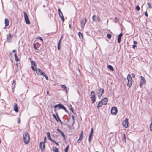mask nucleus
<instances>
[{"instance_id":"nucleus-50","label":"nucleus","mask_w":152,"mask_h":152,"mask_svg":"<svg viewBox=\"0 0 152 152\" xmlns=\"http://www.w3.org/2000/svg\"><path fill=\"white\" fill-rule=\"evenodd\" d=\"M38 39H40V40H41V41H42L43 40V39H42V38L41 37H38Z\"/></svg>"},{"instance_id":"nucleus-51","label":"nucleus","mask_w":152,"mask_h":152,"mask_svg":"<svg viewBox=\"0 0 152 152\" xmlns=\"http://www.w3.org/2000/svg\"><path fill=\"white\" fill-rule=\"evenodd\" d=\"M46 137H44V141L43 142H44V143L45 142H46Z\"/></svg>"},{"instance_id":"nucleus-55","label":"nucleus","mask_w":152,"mask_h":152,"mask_svg":"<svg viewBox=\"0 0 152 152\" xmlns=\"http://www.w3.org/2000/svg\"><path fill=\"white\" fill-rule=\"evenodd\" d=\"M132 77L133 78H134V77H135V75L134 74H133V73H132Z\"/></svg>"},{"instance_id":"nucleus-53","label":"nucleus","mask_w":152,"mask_h":152,"mask_svg":"<svg viewBox=\"0 0 152 152\" xmlns=\"http://www.w3.org/2000/svg\"><path fill=\"white\" fill-rule=\"evenodd\" d=\"M145 15L146 17H148V13H147V12H145Z\"/></svg>"},{"instance_id":"nucleus-15","label":"nucleus","mask_w":152,"mask_h":152,"mask_svg":"<svg viewBox=\"0 0 152 152\" xmlns=\"http://www.w3.org/2000/svg\"><path fill=\"white\" fill-rule=\"evenodd\" d=\"M91 100H92V103H94L95 102V100H96V98H95V96H91Z\"/></svg>"},{"instance_id":"nucleus-45","label":"nucleus","mask_w":152,"mask_h":152,"mask_svg":"<svg viewBox=\"0 0 152 152\" xmlns=\"http://www.w3.org/2000/svg\"><path fill=\"white\" fill-rule=\"evenodd\" d=\"M136 9L137 10L139 11L140 10V8L138 6H137L136 7Z\"/></svg>"},{"instance_id":"nucleus-33","label":"nucleus","mask_w":152,"mask_h":152,"mask_svg":"<svg viewBox=\"0 0 152 152\" xmlns=\"http://www.w3.org/2000/svg\"><path fill=\"white\" fill-rule=\"evenodd\" d=\"M14 56H15V60L16 61H18V58L17 56V54H16V53H15V54Z\"/></svg>"},{"instance_id":"nucleus-26","label":"nucleus","mask_w":152,"mask_h":152,"mask_svg":"<svg viewBox=\"0 0 152 152\" xmlns=\"http://www.w3.org/2000/svg\"><path fill=\"white\" fill-rule=\"evenodd\" d=\"M69 148V145H68L64 149L65 152H68Z\"/></svg>"},{"instance_id":"nucleus-57","label":"nucleus","mask_w":152,"mask_h":152,"mask_svg":"<svg viewBox=\"0 0 152 152\" xmlns=\"http://www.w3.org/2000/svg\"><path fill=\"white\" fill-rule=\"evenodd\" d=\"M136 47V45H133L132 46V48H135Z\"/></svg>"},{"instance_id":"nucleus-43","label":"nucleus","mask_w":152,"mask_h":152,"mask_svg":"<svg viewBox=\"0 0 152 152\" xmlns=\"http://www.w3.org/2000/svg\"><path fill=\"white\" fill-rule=\"evenodd\" d=\"M114 19L115 20L114 21L115 22H117L118 20V18L116 17H115V18Z\"/></svg>"},{"instance_id":"nucleus-38","label":"nucleus","mask_w":152,"mask_h":152,"mask_svg":"<svg viewBox=\"0 0 152 152\" xmlns=\"http://www.w3.org/2000/svg\"><path fill=\"white\" fill-rule=\"evenodd\" d=\"M61 48L60 47V42H59L58 45V49L59 50H60Z\"/></svg>"},{"instance_id":"nucleus-9","label":"nucleus","mask_w":152,"mask_h":152,"mask_svg":"<svg viewBox=\"0 0 152 152\" xmlns=\"http://www.w3.org/2000/svg\"><path fill=\"white\" fill-rule=\"evenodd\" d=\"M87 20L86 18L84 20H82L81 22V27L83 28L87 22Z\"/></svg>"},{"instance_id":"nucleus-23","label":"nucleus","mask_w":152,"mask_h":152,"mask_svg":"<svg viewBox=\"0 0 152 152\" xmlns=\"http://www.w3.org/2000/svg\"><path fill=\"white\" fill-rule=\"evenodd\" d=\"M58 108L59 109H63L65 108V107L61 104H58Z\"/></svg>"},{"instance_id":"nucleus-20","label":"nucleus","mask_w":152,"mask_h":152,"mask_svg":"<svg viewBox=\"0 0 152 152\" xmlns=\"http://www.w3.org/2000/svg\"><path fill=\"white\" fill-rule=\"evenodd\" d=\"M83 137V131H82L81 132L80 135L79 137V139H80L82 140Z\"/></svg>"},{"instance_id":"nucleus-35","label":"nucleus","mask_w":152,"mask_h":152,"mask_svg":"<svg viewBox=\"0 0 152 152\" xmlns=\"http://www.w3.org/2000/svg\"><path fill=\"white\" fill-rule=\"evenodd\" d=\"M32 69L34 71H35L36 72V71L37 70V68H36L37 67H31Z\"/></svg>"},{"instance_id":"nucleus-28","label":"nucleus","mask_w":152,"mask_h":152,"mask_svg":"<svg viewBox=\"0 0 152 152\" xmlns=\"http://www.w3.org/2000/svg\"><path fill=\"white\" fill-rule=\"evenodd\" d=\"M70 106H71V107L70 108V110L74 114H76V113L75 111L74 112V111L73 110V108L72 107L71 105H70Z\"/></svg>"},{"instance_id":"nucleus-59","label":"nucleus","mask_w":152,"mask_h":152,"mask_svg":"<svg viewBox=\"0 0 152 152\" xmlns=\"http://www.w3.org/2000/svg\"><path fill=\"white\" fill-rule=\"evenodd\" d=\"M133 43H134V44H136L137 43V42L136 41H133Z\"/></svg>"},{"instance_id":"nucleus-42","label":"nucleus","mask_w":152,"mask_h":152,"mask_svg":"<svg viewBox=\"0 0 152 152\" xmlns=\"http://www.w3.org/2000/svg\"><path fill=\"white\" fill-rule=\"evenodd\" d=\"M52 142H53L54 143L56 144V145H59V144L57 142H56L55 141L53 140L52 141Z\"/></svg>"},{"instance_id":"nucleus-8","label":"nucleus","mask_w":152,"mask_h":152,"mask_svg":"<svg viewBox=\"0 0 152 152\" xmlns=\"http://www.w3.org/2000/svg\"><path fill=\"white\" fill-rule=\"evenodd\" d=\"M12 38V36L11 35L10 33L8 34L7 36V42H11Z\"/></svg>"},{"instance_id":"nucleus-6","label":"nucleus","mask_w":152,"mask_h":152,"mask_svg":"<svg viewBox=\"0 0 152 152\" xmlns=\"http://www.w3.org/2000/svg\"><path fill=\"white\" fill-rule=\"evenodd\" d=\"M123 126L125 128L128 127V119L127 118H126L125 120L122 123Z\"/></svg>"},{"instance_id":"nucleus-52","label":"nucleus","mask_w":152,"mask_h":152,"mask_svg":"<svg viewBox=\"0 0 152 152\" xmlns=\"http://www.w3.org/2000/svg\"><path fill=\"white\" fill-rule=\"evenodd\" d=\"M57 130L60 133L62 131H61L59 128H57Z\"/></svg>"},{"instance_id":"nucleus-41","label":"nucleus","mask_w":152,"mask_h":152,"mask_svg":"<svg viewBox=\"0 0 152 152\" xmlns=\"http://www.w3.org/2000/svg\"><path fill=\"white\" fill-rule=\"evenodd\" d=\"M146 84V82L145 79L143 77V84Z\"/></svg>"},{"instance_id":"nucleus-11","label":"nucleus","mask_w":152,"mask_h":152,"mask_svg":"<svg viewBox=\"0 0 152 152\" xmlns=\"http://www.w3.org/2000/svg\"><path fill=\"white\" fill-rule=\"evenodd\" d=\"M39 147L41 149V150L42 151H43L45 148V145L44 142H40Z\"/></svg>"},{"instance_id":"nucleus-10","label":"nucleus","mask_w":152,"mask_h":152,"mask_svg":"<svg viewBox=\"0 0 152 152\" xmlns=\"http://www.w3.org/2000/svg\"><path fill=\"white\" fill-rule=\"evenodd\" d=\"M37 74L39 75H42L44 72L39 68H37L36 72Z\"/></svg>"},{"instance_id":"nucleus-36","label":"nucleus","mask_w":152,"mask_h":152,"mask_svg":"<svg viewBox=\"0 0 152 152\" xmlns=\"http://www.w3.org/2000/svg\"><path fill=\"white\" fill-rule=\"evenodd\" d=\"M91 96H95V93L94 92V91H91Z\"/></svg>"},{"instance_id":"nucleus-17","label":"nucleus","mask_w":152,"mask_h":152,"mask_svg":"<svg viewBox=\"0 0 152 152\" xmlns=\"http://www.w3.org/2000/svg\"><path fill=\"white\" fill-rule=\"evenodd\" d=\"M47 136L48 137V138L49 140H50L51 141H52L53 140L52 139L51 137L50 133L49 132H48L47 133Z\"/></svg>"},{"instance_id":"nucleus-34","label":"nucleus","mask_w":152,"mask_h":152,"mask_svg":"<svg viewBox=\"0 0 152 152\" xmlns=\"http://www.w3.org/2000/svg\"><path fill=\"white\" fill-rule=\"evenodd\" d=\"M92 136H90V135H89L88 141L90 143L91 142V137Z\"/></svg>"},{"instance_id":"nucleus-48","label":"nucleus","mask_w":152,"mask_h":152,"mask_svg":"<svg viewBox=\"0 0 152 152\" xmlns=\"http://www.w3.org/2000/svg\"><path fill=\"white\" fill-rule=\"evenodd\" d=\"M34 49L35 50H37V48L36 46V45L35 44H34Z\"/></svg>"},{"instance_id":"nucleus-5","label":"nucleus","mask_w":152,"mask_h":152,"mask_svg":"<svg viewBox=\"0 0 152 152\" xmlns=\"http://www.w3.org/2000/svg\"><path fill=\"white\" fill-rule=\"evenodd\" d=\"M117 112V108L115 107H113L111 109V114L113 115H115L116 114Z\"/></svg>"},{"instance_id":"nucleus-61","label":"nucleus","mask_w":152,"mask_h":152,"mask_svg":"<svg viewBox=\"0 0 152 152\" xmlns=\"http://www.w3.org/2000/svg\"><path fill=\"white\" fill-rule=\"evenodd\" d=\"M62 37H61V39H60V40H59V42H60V43H61V39H62Z\"/></svg>"},{"instance_id":"nucleus-2","label":"nucleus","mask_w":152,"mask_h":152,"mask_svg":"<svg viewBox=\"0 0 152 152\" xmlns=\"http://www.w3.org/2000/svg\"><path fill=\"white\" fill-rule=\"evenodd\" d=\"M127 78L128 80L127 86L129 88L132 86V80L129 74H128Z\"/></svg>"},{"instance_id":"nucleus-37","label":"nucleus","mask_w":152,"mask_h":152,"mask_svg":"<svg viewBox=\"0 0 152 152\" xmlns=\"http://www.w3.org/2000/svg\"><path fill=\"white\" fill-rule=\"evenodd\" d=\"M96 16L95 15H93L92 17V19L93 20V21H96Z\"/></svg>"},{"instance_id":"nucleus-19","label":"nucleus","mask_w":152,"mask_h":152,"mask_svg":"<svg viewBox=\"0 0 152 152\" xmlns=\"http://www.w3.org/2000/svg\"><path fill=\"white\" fill-rule=\"evenodd\" d=\"M61 87L66 91V93L67 94L68 90L67 87L65 85H61Z\"/></svg>"},{"instance_id":"nucleus-18","label":"nucleus","mask_w":152,"mask_h":152,"mask_svg":"<svg viewBox=\"0 0 152 152\" xmlns=\"http://www.w3.org/2000/svg\"><path fill=\"white\" fill-rule=\"evenodd\" d=\"M5 26H7L9 25V20L5 18Z\"/></svg>"},{"instance_id":"nucleus-12","label":"nucleus","mask_w":152,"mask_h":152,"mask_svg":"<svg viewBox=\"0 0 152 152\" xmlns=\"http://www.w3.org/2000/svg\"><path fill=\"white\" fill-rule=\"evenodd\" d=\"M103 104L106 105L107 104L108 102V99L106 97H104L102 100H101Z\"/></svg>"},{"instance_id":"nucleus-46","label":"nucleus","mask_w":152,"mask_h":152,"mask_svg":"<svg viewBox=\"0 0 152 152\" xmlns=\"http://www.w3.org/2000/svg\"><path fill=\"white\" fill-rule=\"evenodd\" d=\"M82 140L80 139L79 138L77 140V143L78 144L80 143V142L81 141H82Z\"/></svg>"},{"instance_id":"nucleus-32","label":"nucleus","mask_w":152,"mask_h":152,"mask_svg":"<svg viewBox=\"0 0 152 152\" xmlns=\"http://www.w3.org/2000/svg\"><path fill=\"white\" fill-rule=\"evenodd\" d=\"M78 35L80 38H83V36L82 34L80 32H78Z\"/></svg>"},{"instance_id":"nucleus-47","label":"nucleus","mask_w":152,"mask_h":152,"mask_svg":"<svg viewBox=\"0 0 152 152\" xmlns=\"http://www.w3.org/2000/svg\"><path fill=\"white\" fill-rule=\"evenodd\" d=\"M97 20L99 22H100L101 21V19L99 16H97Z\"/></svg>"},{"instance_id":"nucleus-14","label":"nucleus","mask_w":152,"mask_h":152,"mask_svg":"<svg viewBox=\"0 0 152 152\" xmlns=\"http://www.w3.org/2000/svg\"><path fill=\"white\" fill-rule=\"evenodd\" d=\"M14 109L15 112H18V110L17 107V104L15 103L14 104Z\"/></svg>"},{"instance_id":"nucleus-39","label":"nucleus","mask_w":152,"mask_h":152,"mask_svg":"<svg viewBox=\"0 0 152 152\" xmlns=\"http://www.w3.org/2000/svg\"><path fill=\"white\" fill-rule=\"evenodd\" d=\"M107 38L109 39H110L111 37V35L110 34H107Z\"/></svg>"},{"instance_id":"nucleus-30","label":"nucleus","mask_w":152,"mask_h":152,"mask_svg":"<svg viewBox=\"0 0 152 152\" xmlns=\"http://www.w3.org/2000/svg\"><path fill=\"white\" fill-rule=\"evenodd\" d=\"M60 133L61 134L62 136H63V137L64 138V140H65V135H64V133H63V132L61 131Z\"/></svg>"},{"instance_id":"nucleus-44","label":"nucleus","mask_w":152,"mask_h":152,"mask_svg":"<svg viewBox=\"0 0 152 152\" xmlns=\"http://www.w3.org/2000/svg\"><path fill=\"white\" fill-rule=\"evenodd\" d=\"M108 69L111 70V71H113L114 70V69H113V67H107Z\"/></svg>"},{"instance_id":"nucleus-49","label":"nucleus","mask_w":152,"mask_h":152,"mask_svg":"<svg viewBox=\"0 0 152 152\" xmlns=\"http://www.w3.org/2000/svg\"><path fill=\"white\" fill-rule=\"evenodd\" d=\"M58 107V104H56V105H55V106H54V108H57Z\"/></svg>"},{"instance_id":"nucleus-40","label":"nucleus","mask_w":152,"mask_h":152,"mask_svg":"<svg viewBox=\"0 0 152 152\" xmlns=\"http://www.w3.org/2000/svg\"><path fill=\"white\" fill-rule=\"evenodd\" d=\"M52 115L53 116V117H54V118L56 119V120L57 121H58V120L57 119V118H56V115L55 114H52Z\"/></svg>"},{"instance_id":"nucleus-13","label":"nucleus","mask_w":152,"mask_h":152,"mask_svg":"<svg viewBox=\"0 0 152 152\" xmlns=\"http://www.w3.org/2000/svg\"><path fill=\"white\" fill-rule=\"evenodd\" d=\"M122 35H123L122 33H121L118 36V43H120V42L121 39V38L122 36Z\"/></svg>"},{"instance_id":"nucleus-58","label":"nucleus","mask_w":152,"mask_h":152,"mask_svg":"<svg viewBox=\"0 0 152 152\" xmlns=\"http://www.w3.org/2000/svg\"><path fill=\"white\" fill-rule=\"evenodd\" d=\"M18 119V123H19L20 121V118H19Z\"/></svg>"},{"instance_id":"nucleus-16","label":"nucleus","mask_w":152,"mask_h":152,"mask_svg":"<svg viewBox=\"0 0 152 152\" xmlns=\"http://www.w3.org/2000/svg\"><path fill=\"white\" fill-rule=\"evenodd\" d=\"M16 85V83L15 80H13V81L12 84V89L13 91H14V89Z\"/></svg>"},{"instance_id":"nucleus-62","label":"nucleus","mask_w":152,"mask_h":152,"mask_svg":"<svg viewBox=\"0 0 152 152\" xmlns=\"http://www.w3.org/2000/svg\"><path fill=\"white\" fill-rule=\"evenodd\" d=\"M59 121H60V122L61 123V124H62V121H61V120H60Z\"/></svg>"},{"instance_id":"nucleus-60","label":"nucleus","mask_w":152,"mask_h":152,"mask_svg":"<svg viewBox=\"0 0 152 152\" xmlns=\"http://www.w3.org/2000/svg\"><path fill=\"white\" fill-rule=\"evenodd\" d=\"M47 95H49V91H47Z\"/></svg>"},{"instance_id":"nucleus-24","label":"nucleus","mask_w":152,"mask_h":152,"mask_svg":"<svg viewBox=\"0 0 152 152\" xmlns=\"http://www.w3.org/2000/svg\"><path fill=\"white\" fill-rule=\"evenodd\" d=\"M42 75L46 79V80H49L48 78V77L47 76L46 74L44 72L43 74Z\"/></svg>"},{"instance_id":"nucleus-27","label":"nucleus","mask_w":152,"mask_h":152,"mask_svg":"<svg viewBox=\"0 0 152 152\" xmlns=\"http://www.w3.org/2000/svg\"><path fill=\"white\" fill-rule=\"evenodd\" d=\"M31 64H32L31 66H36V65L35 62L34 61H31Z\"/></svg>"},{"instance_id":"nucleus-54","label":"nucleus","mask_w":152,"mask_h":152,"mask_svg":"<svg viewBox=\"0 0 152 152\" xmlns=\"http://www.w3.org/2000/svg\"><path fill=\"white\" fill-rule=\"evenodd\" d=\"M124 140L126 141V137L125 136V134L124 133Z\"/></svg>"},{"instance_id":"nucleus-21","label":"nucleus","mask_w":152,"mask_h":152,"mask_svg":"<svg viewBox=\"0 0 152 152\" xmlns=\"http://www.w3.org/2000/svg\"><path fill=\"white\" fill-rule=\"evenodd\" d=\"M54 111L56 113V118L58 120V121H57V122H58L60 120L59 117L58 115V113L56 111V109H54Z\"/></svg>"},{"instance_id":"nucleus-29","label":"nucleus","mask_w":152,"mask_h":152,"mask_svg":"<svg viewBox=\"0 0 152 152\" xmlns=\"http://www.w3.org/2000/svg\"><path fill=\"white\" fill-rule=\"evenodd\" d=\"M140 78H141V81L140 83V87L141 88L142 86V76H140Z\"/></svg>"},{"instance_id":"nucleus-1","label":"nucleus","mask_w":152,"mask_h":152,"mask_svg":"<svg viewBox=\"0 0 152 152\" xmlns=\"http://www.w3.org/2000/svg\"><path fill=\"white\" fill-rule=\"evenodd\" d=\"M23 141L26 144H27L29 143L30 141V137L28 132H26L23 134Z\"/></svg>"},{"instance_id":"nucleus-25","label":"nucleus","mask_w":152,"mask_h":152,"mask_svg":"<svg viewBox=\"0 0 152 152\" xmlns=\"http://www.w3.org/2000/svg\"><path fill=\"white\" fill-rule=\"evenodd\" d=\"M53 151L54 152H59L58 149L56 147H53Z\"/></svg>"},{"instance_id":"nucleus-22","label":"nucleus","mask_w":152,"mask_h":152,"mask_svg":"<svg viewBox=\"0 0 152 152\" xmlns=\"http://www.w3.org/2000/svg\"><path fill=\"white\" fill-rule=\"evenodd\" d=\"M102 102V101H99L98 104H97V108H99V107H101L103 104Z\"/></svg>"},{"instance_id":"nucleus-4","label":"nucleus","mask_w":152,"mask_h":152,"mask_svg":"<svg viewBox=\"0 0 152 152\" xmlns=\"http://www.w3.org/2000/svg\"><path fill=\"white\" fill-rule=\"evenodd\" d=\"M104 90L102 88H99L97 92L98 96L99 99H100L102 95L104 92Z\"/></svg>"},{"instance_id":"nucleus-31","label":"nucleus","mask_w":152,"mask_h":152,"mask_svg":"<svg viewBox=\"0 0 152 152\" xmlns=\"http://www.w3.org/2000/svg\"><path fill=\"white\" fill-rule=\"evenodd\" d=\"M93 131H94L93 129V128H92L91 129V132H90V134L89 135H90V136H93Z\"/></svg>"},{"instance_id":"nucleus-56","label":"nucleus","mask_w":152,"mask_h":152,"mask_svg":"<svg viewBox=\"0 0 152 152\" xmlns=\"http://www.w3.org/2000/svg\"><path fill=\"white\" fill-rule=\"evenodd\" d=\"M64 109V110H65V111L66 112H67V113H68V110H67L66 109V107H65V108H64V109Z\"/></svg>"},{"instance_id":"nucleus-3","label":"nucleus","mask_w":152,"mask_h":152,"mask_svg":"<svg viewBox=\"0 0 152 152\" xmlns=\"http://www.w3.org/2000/svg\"><path fill=\"white\" fill-rule=\"evenodd\" d=\"M23 12L24 14V18L26 23L27 24H29L30 23V22L27 13L25 11H23Z\"/></svg>"},{"instance_id":"nucleus-63","label":"nucleus","mask_w":152,"mask_h":152,"mask_svg":"<svg viewBox=\"0 0 152 152\" xmlns=\"http://www.w3.org/2000/svg\"><path fill=\"white\" fill-rule=\"evenodd\" d=\"M59 121H60V122L61 123V124H62V121H61V120H60Z\"/></svg>"},{"instance_id":"nucleus-7","label":"nucleus","mask_w":152,"mask_h":152,"mask_svg":"<svg viewBox=\"0 0 152 152\" xmlns=\"http://www.w3.org/2000/svg\"><path fill=\"white\" fill-rule=\"evenodd\" d=\"M58 12L59 15L62 21L64 22V21L65 19L60 9L58 10Z\"/></svg>"},{"instance_id":"nucleus-64","label":"nucleus","mask_w":152,"mask_h":152,"mask_svg":"<svg viewBox=\"0 0 152 152\" xmlns=\"http://www.w3.org/2000/svg\"><path fill=\"white\" fill-rule=\"evenodd\" d=\"M15 51H16L15 50H12V52H15Z\"/></svg>"}]
</instances>
